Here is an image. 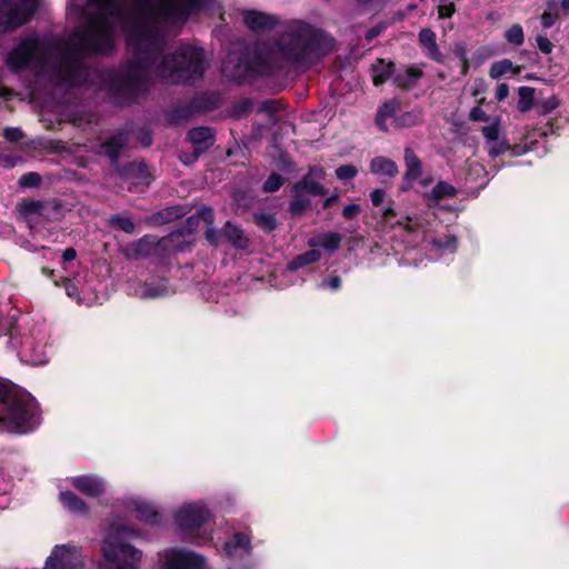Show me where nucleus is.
Instances as JSON below:
<instances>
[{"instance_id": "obj_1", "label": "nucleus", "mask_w": 569, "mask_h": 569, "mask_svg": "<svg viewBox=\"0 0 569 569\" xmlns=\"http://www.w3.org/2000/svg\"><path fill=\"white\" fill-rule=\"evenodd\" d=\"M209 1L139 0L128 8L123 0H68L67 17L79 24L70 47L81 53L107 52L113 47L119 26L126 30L131 59L111 82L116 93L133 92L151 77L170 83L187 82L202 74L203 51L186 44L160 59L164 34Z\"/></svg>"}, {"instance_id": "obj_2", "label": "nucleus", "mask_w": 569, "mask_h": 569, "mask_svg": "<svg viewBox=\"0 0 569 569\" xmlns=\"http://www.w3.org/2000/svg\"><path fill=\"white\" fill-rule=\"evenodd\" d=\"M333 47V39L323 32L302 22H293L277 43L260 48L254 69L267 72L289 61L300 62L311 54H325Z\"/></svg>"}, {"instance_id": "obj_3", "label": "nucleus", "mask_w": 569, "mask_h": 569, "mask_svg": "<svg viewBox=\"0 0 569 569\" xmlns=\"http://www.w3.org/2000/svg\"><path fill=\"white\" fill-rule=\"evenodd\" d=\"M61 49L53 41L36 34L22 38L17 46L9 50L4 64L12 72L32 70L42 74L52 73V81L62 84H73L72 66L60 59Z\"/></svg>"}, {"instance_id": "obj_4", "label": "nucleus", "mask_w": 569, "mask_h": 569, "mask_svg": "<svg viewBox=\"0 0 569 569\" xmlns=\"http://www.w3.org/2000/svg\"><path fill=\"white\" fill-rule=\"evenodd\" d=\"M34 398L8 380L0 379V423L9 431L27 433L37 423Z\"/></svg>"}, {"instance_id": "obj_5", "label": "nucleus", "mask_w": 569, "mask_h": 569, "mask_svg": "<svg viewBox=\"0 0 569 569\" xmlns=\"http://www.w3.org/2000/svg\"><path fill=\"white\" fill-rule=\"evenodd\" d=\"M140 537V532L121 520H112L101 545L104 560L114 569H136L141 566L142 551L131 545L124 543L126 539Z\"/></svg>"}, {"instance_id": "obj_6", "label": "nucleus", "mask_w": 569, "mask_h": 569, "mask_svg": "<svg viewBox=\"0 0 569 569\" xmlns=\"http://www.w3.org/2000/svg\"><path fill=\"white\" fill-rule=\"evenodd\" d=\"M39 4L40 0H0V32L13 31L27 23Z\"/></svg>"}, {"instance_id": "obj_7", "label": "nucleus", "mask_w": 569, "mask_h": 569, "mask_svg": "<svg viewBox=\"0 0 569 569\" xmlns=\"http://www.w3.org/2000/svg\"><path fill=\"white\" fill-rule=\"evenodd\" d=\"M163 569H202L207 561L200 553L186 548H169L159 553Z\"/></svg>"}, {"instance_id": "obj_8", "label": "nucleus", "mask_w": 569, "mask_h": 569, "mask_svg": "<svg viewBox=\"0 0 569 569\" xmlns=\"http://www.w3.org/2000/svg\"><path fill=\"white\" fill-rule=\"evenodd\" d=\"M87 565L80 547L73 545L54 546L43 569H79Z\"/></svg>"}, {"instance_id": "obj_9", "label": "nucleus", "mask_w": 569, "mask_h": 569, "mask_svg": "<svg viewBox=\"0 0 569 569\" xmlns=\"http://www.w3.org/2000/svg\"><path fill=\"white\" fill-rule=\"evenodd\" d=\"M209 518L210 513L201 502L184 503L174 515L177 526L188 536L200 529Z\"/></svg>"}, {"instance_id": "obj_10", "label": "nucleus", "mask_w": 569, "mask_h": 569, "mask_svg": "<svg viewBox=\"0 0 569 569\" xmlns=\"http://www.w3.org/2000/svg\"><path fill=\"white\" fill-rule=\"evenodd\" d=\"M68 481L76 490L91 498H98L107 490L106 480L97 475L77 476Z\"/></svg>"}, {"instance_id": "obj_11", "label": "nucleus", "mask_w": 569, "mask_h": 569, "mask_svg": "<svg viewBox=\"0 0 569 569\" xmlns=\"http://www.w3.org/2000/svg\"><path fill=\"white\" fill-rule=\"evenodd\" d=\"M323 178V169L319 167H313L309 170L308 174L295 186L293 189L312 196H323L326 193V190L323 186L320 184V180H322Z\"/></svg>"}, {"instance_id": "obj_12", "label": "nucleus", "mask_w": 569, "mask_h": 569, "mask_svg": "<svg viewBox=\"0 0 569 569\" xmlns=\"http://www.w3.org/2000/svg\"><path fill=\"white\" fill-rule=\"evenodd\" d=\"M244 24L254 32H264L272 29L278 20L274 16L256 11L247 10L242 13Z\"/></svg>"}, {"instance_id": "obj_13", "label": "nucleus", "mask_w": 569, "mask_h": 569, "mask_svg": "<svg viewBox=\"0 0 569 569\" xmlns=\"http://www.w3.org/2000/svg\"><path fill=\"white\" fill-rule=\"evenodd\" d=\"M251 550V538L247 533H233L224 543L223 551L230 558H242Z\"/></svg>"}, {"instance_id": "obj_14", "label": "nucleus", "mask_w": 569, "mask_h": 569, "mask_svg": "<svg viewBox=\"0 0 569 569\" xmlns=\"http://www.w3.org/2000/svg\"><path fill=\"white\" fill-rule=\"evenodd\" d=\"M126 506L129 510L136 512V517L146 523L153 525L157 522L158 513L148 502L141 498H129L126 501Z\"/></svg>"}, {"instance_id": "obj_15", "label": "nucleus", "mask_w": 569, "mask_h": 569, "mask_svg": "<svg viewBox=\"0 0 569 569\" xmlns=\"http://www.w3.org/2000/svg\"><path fill=\"white\" fill-rule=\"evenodd\" d=\"M22 360L31 366H41L48 362L47 347L42 343L28 341L21 351Z\"/></svg>"}, {"instance_id": "obj_16", "label": "nucleus", "mask_w": 569, "mask_h": 569, "mask_svg": "<svg viewBox=\"0 0 569 569\" xmlns=\"http://www.w3.org/2000/svg\"><path fill=\"white\" fill-rule=\"evenodd\" d=\"M62 506L76 515H87L89 508L87 503L70 490H63L59 495Z\"/></svg>"}, {"instance_id": "obj_17", "label": "nucleus", "mask_w": 569, "mask_h": 569, "mask_svg": "<svg viewBox=\"0 0 569 569\" xmlns=\"http://www.w3.org/2000/svg\"><path fill=\"white\" fill-rule=\"evenodd\" d=\"M457 194V189L448 182H438L430 192L425 193L427 201L430 204H437L440 200L453 198Z\"/></svg>"}, {"instance_id": "obj_18", "label": "nucleus", "mask_w": 569, "mask_h": 569, "mask_svg": "<svg viewBox=\"0 0 569 569\" xmlns=\"http://www.w3.org/2000/svg\"><path fill=\"white\" fill-rule=\"evenodd\" d=\"M169 288L164 282L142 283L136 290V295L141 299L161 298L169 293Z\"/></svg>"}, {"instance_id": "obj_19", "label": "nucleus", "mask_w": 569, "mask_h": 569, "mask_svg": "<svg viewBox=\"0 0 569 569\" xmlns=\"http://www.w3.org/2000/svg\"><path fill=\"white\" fill-rule=\"evenodd\" d=\"M422 76V71L418 67H408L403 70H399L393 76V82L401 88H409L416 84L418 79Z\"/></svg>"}, {"instance_id": "obj_20", "label": "nucleus", "mask_w": 569, "mask_h": 569, "mask_svg": "<svg viewBox=\"0 0 569 569\" xmlns=\"http://www.w3.org/2000/svg\"><path fill=\"white\" fill-rule=\"evenodd\" d=\"M370 171L379 176L393 177L398 173V167L388 158L377 157L370 162Z\"/></svg>"}, {"instance_id": "obj_21", "label": "nucleus", "mask_w": 569, "mask_h": 569, "mask_svg": "<svg viewBox=\"0 0 569 569\" xmlns=\"http://www.w3.org/2000/svg\"><path fill=\"white\" fill-rule=\"evenodd\" d=\"M419 41L431 59L440 61L441 53L436 43V34L433 31L430 29L421 30L419 33Z\"/></svg>"}, {"instance_id": "obj_22", "label": "nucleus", "mask_w": 569, "mask_h": 569, "mask_svg": "<svg viewBox=\"0 0 569 569\" xmlns=\"http://www.w3.org/2000/svg\"><path fill=\"white\" fill-rule=\"evenodd\" d=\"M341 242V236L336 232L330 233H321L312 239H310L309 244L312 248L321 247L329 251H336Z\"/></svg>"}, {"instance_id": "obj_23", "label": "nucleus", "mask_w": 569, "mask_h": 569, "mask_svg": "<svg viewBox=\"0 0 569 569\" xmlns=\"http://www.w3.org/2000/svg\"><path fill=\"white\" fill-rule=\"evenodd\" d=\"M405 162L407 167L406 179L408 181H415L421 177L422 173V163L417 158L411 149H406L405 151Z\"/></svg>"}, {"instance_id": "obj_24", "label": "nucleus", "mask_w": 569, "mask_h": 569, "mask_svg": "<svg viewBox=\"0 0 569 569\" xmlns=\"http://www.w3.org/2000/svg\"><path fill=\"white\" fill-rule=\"evenodd\" d=\"M188 138L196 146L194 148H200V151H203L212 143V132L209 128L204 127L190 130Z\"/></svg>"}, {"instance_id": "obj_25", "label": "nucleus", "mask_w": 569, "mask_h": 569, "mask_svg": "<svg viewBox=\"0 0 569 569\" xmlns=\"http://www.w3.org/2000/svg\"><path fill=\"white\" fill-rule=\"evenodd\" d=\"M399 108L397 100L385 103L377 113L376 122L381 130H387V121L395 116Z\"/></svg>"}, {"instance_id": "obj_26", "label": "nucleus", "mask_w": 569, "mask_h": 569, "mask_svg": "<svg viewBox=\"0 0 569 569\" xmlns=\"http://www.w3.org/2000/svg\"><path fill=\"white\" fill-rule=\"evenodd\" d=\"M392 69L393 64L391 62L378 60L377 63L372 66V79L375 86L382 84L391 76Z\"/></svg>"}, {"instance_id": "obj_27", "label": "nucleus", "mask_w": 569, "mask_h": 569, "mask_svg": "<svg viewBox=\"0 0 569 569\" xmlns=\"http://www.w3.org/2000/svg\"><path fill=\"white\" fill-rule=\"evenodd\" d=\"M124 142L126 139L123 134L113 137L111 140L101 144L100 152L108 156L112 161H114Z\"/></svg>"}, {"instance_id": "obj_28", "label": "nucleus", "mask_w": 569, "mask_h": 569, "mask_svg": "<svg viewBox=\"0 0 569 569\" xmlns=\"http://www.w3.org/2000/svg\"><path fill=\"white\" fill-rule=\"evenodd\" d=\"M223 237L238 248L247 246V239L243 237L242 231L232 223H227L223 228Z\"/></svg>"}, {"instance_id": "obj_29", "label": "nucleus", "mask_w": 569, "mask_h": 569, "mask_svg": "<svg viewBox=\"0 0 569 569\" xmlns=\"http://www.w3.org/2000/svg\"><path fill=\"white\" fill-rule=\"evenodd\" d=\"M321 257V253L318 249H311L308 252L299 254L289 264L290 270H298L307 264L313 263L318 261Z\"/></svg>"}, {"instance_id": "obj_30", "label": "nucleus", "mask_w": 569, "mask_h": 569, "mask_svg": "<svg viewBox=\"0 0 569 569\" xmlns=\"http://www.w3.org/2000/svg\"><path fill=\"white\" fill-rule=\"evenodd\" d=\"M307 194L308 193H303L293 189V199L290 202V210L293 214H301L309 206L310 199L307 197Z\"/></svg>"}, {"instance_id": "obj_31", "label": "nucleus", "mask_w": 569, "mask_h": 569, "mask_svg": "<svg viewBox=\"0 0 569 569\" xmlns=\"http://www.w3.org/2000/svg\"><path fill=\"white\" fill-rule=\"evenodd\" d=\"M432 249L438 253L453 252L457 248V238L455 236H446L445 240H432Z\"/></svg>"}, {"instance_id": "obj_32", "label": "nucleus", "mask_w": 569, "mask_h": 569, "mask_svg": "<svg viewBox=\"0 0 569 569\" xmlns=\"http://www.w3.org/2000/svg\"><path fill=\"white\" fill-rule=\"evenodd\" d=\"M533 101V89L529 87H521L519 89L518 109L526 112L531 109Z\"/></svg>"}, {"instance_id": "obj_33", "label": "nucleus", "mask_w": 569, "mask_h": 569, "mask_svg": "<svg viewBox=\"0 0 569 569\" xmlns=\"http://www.w3.org/2000/svg\"><path fill=\"white\" fill-rule=\"evenodd\" d=\"M512 70H513L512 62L508 59H503L498 62H495L490 67L489 74L492 79H499L500 77H502L503 74H506Z\"/></svg>"}, {"instance_id": "obj_34", "label": "nucleus", "mask_w": 569, "mask_h": 569, "mask_svg": "<svg viewBox=\"0 0 569 569\" xmlns=\"http://www.w3.org/2000/svg\"><path fill=\"white\" fill-rule=\"evenodd\" d=\"M505 38L509 43L521 46L525 41V34L520 24L511 26L505 33Z\"/></svg>"}, {"instance_id": "obj_35", "label": "nucleus", "mask_w": 569, "mask_h": 569, "mask_svg": "<svg viewBox=\"0 0 569 569\" xmlns=\"http://www.w3.org/2000/svg\"><path fill=\"white\" fill-rule=\"evenodd\" d=\"M482 134L488 141H497L500 134V120L496 118L491 124L483 127Z\"/></svg>"}, {"instance_id": "obj_36", "label": "nucleus", "mask_w": 569, "mask_h": 569, "mask_svg": "<svg viewBox=\"0 0 569 569\" xmlns=\"http://www.w3.org/2000/svg\"><path fill=\"white\" fill-rule=\"evenodd\" d=\"M41 207V202L33 200H23L19 203V210L24 216L39 212Z\"/></svg>"}, {"instance_id": "obj_37", "label": "nucleus", "mask_w": 569, "mask_h": 569, "mask_svg": "<svg viewBox=\"0 0 569 569\" xmlns=\"http://www.w3.org/2000/svg\"><path fill=\"white\" fill-rule=\"evenodd\" d=\"M111 222L114 227L120 230H123L127 233H132L134 230V224L129 218L124 217H113Z\"/></svg>"}, {"instance_id": "obj_38", "label": "nucleus", "mask_w": 569, "mask_h": 569, "mask_svg": "<svg viewBox=\"0 0 569 569\" xmlns=\"http://www.w3.org/2000/svg\"><path fill=\"white\" fill-rule=\"evenodd\" d=\"M357 173V168L351 164L341 166L336 170L338 179L342 181L352 179Z\"/></svg>"}, {"instance_id": "obj_39", "label": "nucleus", "mask_w": 569, "mask_h": 569, "mask_svg": "<svg viewBox=\"0 0 569 569\" xmlns=\"http://www.w3.org/2000/svg\"><path fill=\"white\" fill-rule=\"evenodd\" d=\"M283 183V179L277 174L272 173L263 184V190L266 192L277 191Z\"/></svg>"}, {"instance_id": "obj_40", "label": "nucleus", "mask_w": 569, "mask_h": 569, "mask_svg": "<svg viewBox=\"0 0 569 569\" xmlns=\"http://www.w3.org/2000/svg\"><path fill=\"white\" fill-rule=\"evenodd\" d=\"M19 182L22 187H26V188L36 187L40 182V177H39V174H37L34 172H30L28 174L22 176L20 178Z\"/></svg>"}, {"instance_id": "obj_41", "label": "nucleus", "mask_w": 569, "mask_h": 569, "mask_svg": "<svg viewBox=\"0 0 569 569\" xmlns=\"http://www.w3.org/2000/svg\"><path fill=\"white\" fill-rule=\"evenodd\" d=\"M539 50L546 54L550 53L553 49L551 41L542 34H539L536 39Z\"/></svg>"}, {"instance_id": "obj_42", "label": "nucleus", "mask_w": 569, "mask_h": 569, "mask_svg": "<svg viewBox=\"0 0 569 569\" xmlns=\"http://www.w3.org/2000/svg\"><path fill=\"white\" fill-rule=\"evenodd\" d=\"M4 137L11 142L19 141L22 138V132L19 128H6Z\"/></svg>"}, {"instance_id": "obj_43", "label": "nucleus", "mask_w": 569, "mask_h": 569, "mask_svg": "<svg viewBox=\"0 0 569 569\" xmlns=\"http://www.w3.org/2000/svg\"><path fill=\"white\" fill-rule=\"evenodd\" d=\"M557 19H558L557 13H553L551 11H546L541 16V23L545 28H550L555 24Z\"/></svg>"}, {"instance_id": "obj_44", "label": "nucleus", "mask_w": 569, "mask_h": 569, "mask_svg": "<svg viewBox=\"0 0 569 569\" xmlns=\"http://www.w3.org/2000/svg\"><path fill=\"white\" fill-rule=\"evenodd\" d=\"M469 117L472 121H487L489 119L487 113L479 107L472 108Z\"/></svg>"}, {"instance_id": "obj_45", "label": "nucleus", "mask_w": 569, "mask_h": 569, "mask_svg": "<svg viewBox=\"0 0 569 569\" xmlns=\"http://www.w3.org/2000/svg\"><path fill=\"white\" fill-rule=\"evenodd\" d=\"M341 286V279L338 276L330 278L329 280H325L320 283L321 288H329L331 290H338Z\"/></svg>"}, {"instance_id": "obj_46", "label": "nucleus", "mask_w": 569, "mask_h": 569, "mask_svg": "<svg viewBox=\"0 0 569 569\" xmlns=\"http://www.w3.org/2000/svg\"><path fill=\"white\" fill-rule=\"evenodd\" d=\"M360 211V207L356 203L345 207L342 213L347 219L355 218Z\"/></svg>"}, {"instance_id": "obj_47", "label": "nucleus", "mask_w": 569, "mask_h": 569, "mask_svg": "<svg viewBox=\"0 0 569 569\" xmlns=\"http://www.w3.org/2000/svg\"><path fill=\"white\" fill-rule=\"evenodd\" d=\"M370 199L373 206H380L385 199V191L381 189H376L370 193Z\"/></svg>"}, {"instance_id": "obj_48", "label": "nucleus", "mask_w": 569, "mask_h": 569, "mask_svg": "<svg viewBox=\"0 0 569 569\" xmlns=\"http://www.w3.org/2000/svg\"><path fill=\"white\" fill-rule=\"evenodd\" d=\"M509 94V87L508 84L506 83H500L497 88V91H496V98L499 100V101H502L505 100Z\"/></svg>"}, {"instance_id": "obj_49", "label": "nucleus", "mask_w": 569, "mask_h": 569, "mask_svg": "<svg viewBox=\"0 0 569 569\" xmlns=\"http://www.w3.org/2000/svg\"><path fill=\"white\" fill-rule=\"evenodd\" d=\"M200 148H194L193 152L190 154V156H180V160L184 163V164H191L193 163L199 154H200Z\"/></svg>"}, {"instance_id": "obj_50", "label": "nucleus", "mask_w": 569, "mask_h": 569, "mask_svg": "<svg viewBox=\"0 0 569 569\" xmlns=\"http://www.w3.org/2000/svg\"><path fill=\"white\" fill-rule=\"evenodd\" d=\"M64 289L67 295L71 298H77L79 295L77 287L69 279L64 280Z\"/></svg>"}, {"instance_id": "obj_51", "label": "nucleus", "mask_w": 569, "mask_h": 569, "mask_svg": "<svg viewBox=\"0 0 569 569\" xmlns=\"http://www.w3.org/2000/svg\"><path fill=\"white\" fill-rule=\"evenodd\" d=\"M222 71H223L224 74H227L229 77H232V78H240L241 77V73L238 70L237 71H232L230 69L229 61H224L223 62Z\"/></svg>"}, {"instance_id": "obj_52", "label": "nucleus", "mask_w": 569, "mask_h": 569, "mask_svg": "<svg viewBox=\"0 0 569 569\" xmlns=\"http://www.w3.org/2000/svg\"><path fill=\"white\" fill-rule=\"evenodd\" d=\"M200 216L203 219V221H206L207 223H209V224L212 223V221H213V213H212L211 209L202 208L200 210Z\"/></svg>"}, {"instance_id": "obj_53", "label": "nucleus", "mask_w": 569, "mask_h": 569, "mask_svg": "<svg viewBox=\"0 0 569 569\" xmlns=\"http://www.w3.org/2000/svg\"><path fill=\"white\" fill-rule=\"evenodd\" d=\"M259 222L269 229H272L274 227V219L271 216L259 217Z\"/></svg>"}, {"instance_id": "obj_54", "label": "nucleus", "mask_w": 569, "mask_h": 569, "mask_svg": "<svg viewBox=\"0 0 569 569\" xmlns=\"http://www.w3.org/2000/svg\"><path fill=\"white\" fill-rule=\"evenodd\" d=\"M399 224L408 231H415L417 227V223H413L410 217H407L405 221H399Z\"/></svg>"}, {"instance_id": "obj_55", "label": "nucleus", "mask_w": 569, "mask_h": 569, "mask_svg": "<svg viewBox=\"0 0 569 569\" xmlns=\"http://www.w3.org/2000/svg\"><path fill=\"white\" fill-rule=\"evenodd\" d=\"M76 256H77L76 250L71 249V248L64 250L63 253H62V258H63L64 261H72V260H74Z\"/></svg>"}, {"instance_id": "obj_56", "label": "nucleus", "mask_w": 569, "mask_h": 569, "mask_svg": "<svg viewBox=\"0 0 569 569\" xmlns=\"http://www.w3.org/2000/svg\"><path fill=\"white\" fill-rule=\"evenodd\" d=\"M207 239L211 243L218 244L217 232L213 229H210V230L207 231Z\"/></svg>"}, {"instance_id": "obj_57", "label": "nucleus", "mask_w": 569, "mask_h": 569, "mask_svg": "<svg viewBox=\"0 0 569 569\" xmlns=\"http://www.w3.org/2000/svg\"><path fill=\"white\" fill-rule=\"evenodd\" d=\"M460 58H461V63H462V73L466 74L468 72V69H469V62H468V59L466 57V53L462 52Z\"/></svg>"}, {"instance_id": "obj_58", "label": "nucleus", "mask_w": 569, "mask_h": 569, "mask_svg": "<svg viewBox=\"0 0 569 569\" xmlns=\"http://www.w3.org/2000/svg\"><path fill=\"white\" fill-rule=\"evenodd\" d=\"M500 152H501L500 148L491 147L489 149V154L492 157H497L498 154H500Z\"/></svg>"}, {"instance_id": "obj_59", "label": "nucleus", "mask_w": 569, "mask_h": 569, "mask_svg": "<svg viewBox=\"0 0 569 569\" xmlns=\"http://www.w3.org/2000/svg\"><path fill=\"white\" fill-rule=\"evenodd\" d=\"M405 117H406V118H408V121L406 120V121L403 122L405 124H412V123H415V120H413V116H412V114L408 113V114H406Z\"/></svg>"}, {"instance_id": "obj_60", "label": "nucleus", "mask_w": 569, "mask_h": 569, "mask_svg": "<svg viewBox=\"0 0 569 569\" xmlns=\"http://www.w3.org/2000/svg\"><path fill=\"white\" fill-rule=\"evenodd\" d=\"M561 8H562L565 11H569V0H562V1H561Z\"/></svg>"}, {"instance_id": "obj_61", "label": "nucleus", "mask_w": 569, "mask_h": 569, "mask_svg": "<svg viewBox=\"0 0 569 569\" xmlns=\"http://www.w3.org/2000/svg\"><path fill=\"white\" fill-rule=\"evenodd\" d=\"M377 34H378V32H377V31L371 30V31H369V32H368V34H367V39H368V40H371V39H372L373 37H376Z\"/></svg>"}, {"instance_id": "obj_62", "label": "nucleus", "mask_w": 569, "mask_h": 569, "mask_svg": "<svg viewBox=\"0 0 569 569\" xmlns=\"http://www.w3.org/2000/svg\"><path fill=\"white\" fill-rule=\"evenodd\" d=\"M336 197H331V198H328L326 201H325V207H329L333 201H335Z\"/></svg>"}, {"instance_id": "obj_63", "label": "nucleus", "mask_w": 569, "mask_h": 569, "mask_svg": "<svg viewBox=\"0 0 569 569\" xmlns=\"http://www.w3.org/2000/svg\"><path fill=\"white\" fill-rule=\"evenodd\" d=\"M392 213V209L390 207H388L385 211H383V216L385 217H388L389 214Z\"/></svg>"}, {"instance_id": "obj_64", "label": "nucleus", "mask_w": 569, "mask_h": 569, "mask_svg": "<svg viewBox=\"0 0 569 569\" xmlns=\"http://www.w3.org/2000/svg\"><path fill=\"white\" fill-rule=\"evenodd\" d=\"M430 181H431L430 179H423L420 182H421V184L427 186L430 183Z\"/></svg>"}]
</instances>
